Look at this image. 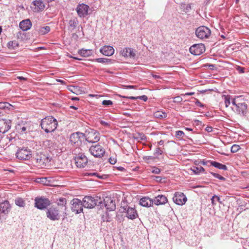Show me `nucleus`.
<instances>
[{"mask_svg": "<svg viewBox=\"0 0 249 249\" xmlns=\"http://www.w3.org/2000/svg\"><path fill=\"white\" fill-rule=\"evenodd\" d=\"M57 125V120L52 116L44 118L40 123L41 128L47 133L53 132L56 129Z\"/></svg>", "mask_w": 249, "mask_h": 249, "instance_id": "f257e3e1", "label": "nucleus"}, {"mask_svg": "<svg viewBox=\"0 0 249 249\" xmlns=\"http://www.w3.org/2000/svg\"><path fill=\"white\" fill-rule=\"evenodd\" d=\"M240 96H235L232 99L231 104L234 106L232 109L241 116H245L248 112V105L241 101Z\"/></svg>", "mask_w": 249, "mask_h": 249, "instance_id": "f03ea898", "label": "nucleus"}, {"mask_svg": "<svg viewBox=\"0 0 249 249\" xmlns=\"http://www.w3.org/2000/svg\"><path fill=\"white\" fill-rule=\"evenodd\" d=\"M96 198H97V197L85 196L83 198V200H81L82 201L83 207L87 209H92L96 205L102 207V201H100L98 203L97 199H96Z\"/></svg>", "mask_w": 249, "mask_h": 249, "instance_id": "7ed1b4c3", "label": "nucleus"}, {"mask_svg": "<svg viewBox=\"0 0 249 249\" xmlns=\"http://www.w3.org/2000/svg\"><path fill=\"white\" fill-rule=\"evenodd\" d=\"M17 158L20 160H29L32 157V152L27 147H22L18 148L16 152Z\"/></svg>", "mask_w": 249, "mask_h": 249, "instance_id": "20e7f679", "label": "nucleus"}, {"mask_svg": "<svg viewBox=\"0 0 249 249\" xmlns=\"http://www.w3.org/2000/svg\"><path fill=\"white\" fill-rule=\"evenodd\" d=\"M46 216L52 221H57L60 219L61 214L58 207L51 206L48 208L46 211Z\"/></svg>", "mask_w": 249, "mask_h": 249, "instance_id": "39448f33", "label": "nucleus"}, {"mask_svg": "<svg viewBox=\"0 0 249 249\" xmlns=\"http://www.w3.org/2000/svg\"><path fill=\"white\" fill-rule=\"evenodd\" d=\"M51 204V201L48 198L43 196L36 197L35 199V207L39 210L47 209Z\"/></svg>", "mask_w": 249, "mask_h": 249, "instance_id": "423d86ee", "label": "nucleus"}, {"mask_svg": "<svg viewBox=\"0 0 249 249\" xmlns=\"http://www.w3.org/2000/svg\"><path fill=\"white\" fill-rule=\"evenodd\" d=\"M195 34L197 38L200 39H205L210 37L211 35V31L207 27L202 26L196 29Z\"/></svg>", "mask_w": 249, "mask_h": 249, "instance_id": "0eeeda50", "label": "nucleus"}, {"mask_svg": "<svg viewBox=\"0 0 249 249\" xmlns=\"http://www.w3.org/2000/svg\"><path fill=\"white\" fill-rule=\"evenodd\" d=\"M100 140V133L95 130L90 129L86 131L85 141L89 143H96Z\"/></svg>", "mask_w": 249, "mask_h": 249, "instance_id": "6e6552de", "label": "nucleus"}, {"mask_svg": "<svg viewBox=\"0 0 249 249\" xmlns=\"http://www.w3.org/2000/svg\"><path fill=\"white\" fill-rule=\"evenodd\" d=\"M73 160L76 166L79 168H84L88 163V160L84 153H79L76 155Z\"/></svg>", "mask_w": 249, "mask_h": 249, "instance_id": "1a4fd4ad", "label": "nucleus"}, {"mask_svg": "<svg viewBox=\"0 0 249 249\" xmlns=\"http://www.w3.org/2000/svg\"><path fill=\"white\" fill-rule=\"evenodd\" d=\"M71 209L75 214L83 212V205L82 201L78 198H73L71 201Z\"/></svg>", "mask_w": 249, "mask_h": 249, "instance_id": "9d476101", "label": "nucleus"}, {"mask_svg": "<svg viewBox=\"0 0 249 249\" xmlns=\"http://www.w3.org/2000/svg\"><path fill=\"white\" fill-rule=\"evenodd\" d=\"M84 140H85V134L80 132L72 133L70 137L71 142L77 145H80Z\"/></svg>", "mask_w": 249, "mask_h": 249, "instance_id": "9b49d317", "label": "nucleus"}, {"mask_svg": "<svg viewBox=\"0 0 249 249\" xmlns=\"http://www.w3.org/2000/svg\"><path fill=\"white\" fill-rule=\"evenodd\" d=\"M89 151L91 155L96 158H101L105 153V149L99 144L90 146Z\"/></svg>", "mask_w": 249, "mask_h": 249, "instance_id": "f8f14e48", "label": "nucleus"}, {"mask_svg": "<svg viewBox=\"0 0 249 249\" xmlns=\"http://www.w3.org/2000/svg\"><path fill=\"white\" fill-rule=\"evenodd\" d=\"M205 51V47L202 43L195 44L190 47L189 51L195 55H199Z\"/></svg>", "mask_w": 249, "mask_h": 249, "instance_id": "ddd939ff", "label": "nucleus"}, {"mask_svg": "<svg viewBox=\"0 0 249 249\" xmlns=\"http://www.w3.org/2000/svg\"><path fill=\"white\" fill-rule=\"evenodd\" d=\"M187 199L185 195L181 192H176L173 197V201L178 205H184L187 201Z\"/></svg>", "mask_w": 249, "mask_h": 249, "instance_id": "4468645a", "label": "nucleus"}, {"mask_svg": "<svg viewBox=\"0 0 249 249\" xmlns=\"http://www.w3.org/2000/svg\"><path fill=\"white\" fill-rule=\"evenodd\" d=\"M89 8V7L88 5L81 3L77 5L76 10L79 17L84 18L88 15Z\"/></svg>", "mask_w": 249, "mask_h": 249, "instance_id": "2eb2a0df", "label": "nucleus"}, {"mask_svg": "<svg viewBox=\"0 0 249 249\" xmlns=\"http://www.w3.org/2000/svg\"><path fill=\"white\" fill-rule=\"evenodd\" d=\"M104 204L106 209L109 211H112L116 209V204L115 201L111 197L106 196L104 199L102 204Z\"/></svg>", "mask_w": 249, "mask_h": 249, "instance_id": "dca6fc26", "label": "nucleus"}, {"mask_svg": "<svg viewBox=\"0 0 249 249\" xmlns=\"http://www.w3.org/2000/svg\"><path fill=\"white\" fill-rule=\"evenodd\" d=\"M11 127V121L9 119H2L0 120V133L3 134L6 132Z\"/></svg>", "mask_w": 249, "mask_h": 249, "instance_id": "f3484780", "label": "nucleus"}, {"mask_svg": "<svg viewBox=\"0 0 249 249\" xmlns=\"http://www.w3.org/2000/svg\"><path fill=\"white\" fill-rule=\"evenodd\" d=\"M11 209V206L8 200H4L0 203V213L5 215L7 214Z\"/></svg>", "mask_w": 249, "mask_h": 249, "instance_id": "a211bd4d", "label": "nucleus"}, {"mask_svg": "<svg viewBox=\"0 0 249 249\" xmlns=\"http://www.w3.org/2000/svg\"><path fill=\"white\" fill-rule=\"evenodd\" d=\"M114 49L111 46L105 45L100 49V52L103 55L110 56L114 53Z\"/></svg>", "mask_w": 249, "mask_h": 249, "instance_id": "6ab92c4d", "label": "nucleus"}, {"mask_svg": "<svg viewBox=\"0 0 249 249\" xmlns=\"http://www.w3.org/2000/svg\"><path fill=\"white\" fill-rule=\"evenodd\" d=\"M121 55L124 57L134 58L136 54L134 49L131 48H124L121 51Z\"/></svg>", "mask_w": 249, "mask_h": 249, "instance_id": "aec40b11", "label": "nucleus"}, {"mask_svg": "<svg viewBox=\"0 0 249 249\" xmlns=\"http://www.w3.org/2000/svg\"><path fill=\"white\" fill-rule=\"evenodd\" d=\"M153 204L156 205H164L168 201L167 197L162 195H158L153 199Z\"/></svg>", "mask_w": 249, "mask_h": 249, "instance_id": "412c9836", "label": "nucleus"}, {"mask_svg": "<svg viewBox=\"0 0 249 249\" xmlns=\"http://www.w3.org/2000/svg\"><path fill=\"white\" fill-rule=\"evenodd\" d=\"M17 138H16L15 134L14 133H11L7 135L3 139V141L5 142V145H11V144H14Z\"/></svg>", "mask_w": 249, "mask_h": 249, "instance_id": "4be33fe9", "label": "nucleus"}, {"mask_svg": "<svg viewBox=\"0 0 249 249\" xmlns=\"http://www.w3.org/2000/svg\"><path fill=\"white\" fill-rule=\"evenodd\" d=\"M19 27L23 31L29 30L32 26V22L29 19L23 20L19 23Z\"/></svg>", "mask_w": 249, "mask_h": 249, "instance_id": "5701e85b", "label": "nucleus"}, {"mask_svg": "<svg viewBox=\"0 0 249 249\" xmlns=\"http://www.w3.org/2000/svg\"><path fill=\"white\" fill-rule=\"evenodd\" d=\"M32 4L36 6L35 8L37 12L42 11L45 8L43 0H34Z\"/></svg>", "mask_w": 249, "mask_h": 249, "instance_id": "b1692460", "label": "nucleus"}, {"mask_svg": "<svg viewBox=\"0 0 249 249\" xmlns=\"http://www.w3.org/2000/svg\"><path fill=\"white\" fill-rule=\"evenodd\" d=\"M153 204V199H151L148 197H143L140 200V204L145 207H149Z\"/></svg>", "mask_w": 249, "mask_h": 249, "instance_id": "393cba45", "label": "nucleus"}, {"mask_svg": "<svg viewBox=\"0 0 249 249\" xmlns=\"http://www.w3.org/2000/svg\"><path fill=\"white\" fill-rule=\"evenodd\" d=\"M126 213H127V217L131 220L135 219L138 216V213L135 208L130 207L129 209H128Z\"/></svg>", "mask_w": 249, "mask_h": 249, "instance_id": "a878e982", "label": "nucleus"}, {"mask_svg": "<svg viewBox=\"0 0 249 249\" xmlns=\"http://www.w3.org/2000/svg\"><path fill=\"white\" fill-rule=\"evenodd\" d=\"M36 30L40 35H44L50 31V27L48 26L36 27Z\"/></svg>", "mask_w": 249, "mask_h": 249, "instance_id": "bb28decb", "label": "nucleus"}, {"mask_svg": "<svg viewBox=\"0 0 249 249\" xmlns=\"http://www.w3.org/2000/svg\"><path fill=\"white\" fill-rule=\"evenodd\" d=\"M36 160L37 163L40 166H43L45 165L46 162L48 160V159L45 155L41 154L37 156L36 158Z\"/></svg>", "mask_w": 249, "mask_h": 249, "instance_id": "cd10ccee", "label": "nucleus"}, {"mask_svg": "<svg viewBox=\"0 0 249 249\" xmlns=\"http://www.w3.org/2000/svg\"><path fill=\"white\" fill-rule=\"evenodd\" d=\"M78 24V21L76 18L70 19L69 21V29L71 31L75 29Z\"/></svg>", "mask_w": 249, "mask_h": 249, "instance_id": "c85d7f7f", "label": "nucleus"}, {"mask_svg": "<svg viewBox=\"0 0 249 249\" xmlns=\"http://www.w3.org/2000/svg\"><path fill=\"white\" fill-rule=\"evenodd\" d=\"M57 205L58 206H60L62 209H64L65 211L67 209L66 204L67 199L64 197L59 198L57 200Z\"/></svg>", "mask_w": 249, "mask_h": 249, "instance_id": "c756f323", "label": "nucleus"}, {"mask_svg": "<svg viewBox=\"0 0 249 249\" xmlns=\"http://www.w3.org/2000/svg\"><path fill=\"white\" fill-rule=\"evenodd\" d=\"M78 53L83 57H88L92 54V50L90 49H81L78 51Z\"/></svg>", "mask_w": 249, "mask_h": 249, "instance_id": "7c9ffc66", "label": "nucleus"}, {"mask_svg": "<svg viewBox=\"0 0 249 249\" xmlns=\"http://www.w3.org/2000/svg\"><path fill=\"white\" fill-rule=\"evenodd\" d=\"M211 165L213 166L217 169L223 170L224 171L227 170L228 169L226 165L221 164L219 162H216L215 161H212V162H211Z\"/></svg>", "mask_w": 249, "mask_h": 249, "instance_id": "2f4dec72", "label": "nucleus"}, {"mask_svg": "<svg viewBox=\"0 0 249 249\" xmlns=\"http://www.w3.org/2000/svg\"><path fill=\"white\" fill-rule=\"evenodd\" d=\"M94 61L101 63L112 64L114 62V60L107 58H99L94 59Z\"/></svg>", "mask_w": 249, "mask_h": 249, "instance_id": "473e14b6", "label": "nucleus"}, {"mask_svg": "<svg viewBox=\"0 0 249 249\" xmlns=\"http://www.w3.org/2000/svg\"><path fill=\"white\" fill-rule=\"evenodd\" d=\"M191 170L194 174L196 175H199L201 173H204L205 171V169L202 166H193Z\"/></svg>", "mask_w": 249, "mask_h": 249, "instance_id": "72a5a7b5", "label": "nucleus"}, {"mask_svg": "<svg viewBox=\"0 0 249 249\" xmlns=\"http://www.w3.org/2000/svg\"><path fill=\"white\" fill-rule=\"evenodd\" d=\"M15 204L20 207H24L25 206V200L21 197H17L15 200Z\"/></svg>", "mask_w": 249, "mask_h": 249, "instance_id": "f704fd0d", "label": "nucleus"}, {"mask_svg": "<svg viewBox=\"0 0 249 249\" xmlns=\"http://www.w3.org/2000/svg\"><path fill=\"white\" fill-rule=\"evenodd\" d=\"M154 116L155 118L159 119L165 118L167 117V113L162 111H157L154 113Z\"/></svg>", "mask_w": 249, "mask_h": 249, "instance_id": "c9c22d12", "label": "nucleus"}, {"mask_svg": "<svg viewBox=\"0 0 249 249\" xmlns=\"http://www.w3.org/2000/svg\"><path fill=\"white\" fill-rule=\"evenodd\" d=\"M86 175H87L88 176H96L99 178L103 179H106L107 178V175H100L97 172L87 173H86Z\"/></svg>", "mask_w": 249, "mask_h": 249, "instance_id": "e433bc0d", "label": "nucleus"}, {"mask_svg": "<svg viewBox=\"0 0 249 249\" xmlns=\"http://www.w3.org/2000/svg\"><path fill=\"white\" fill-rule=\"evenodd\" d=\"M222 98L224 100L225 107H228L231 104V100L232 101L233 98H231V96L230 95H222Z\"/></svg>", "mask_w": 249, "mask_h": 249, "instance_id": "4c0bfd02", "label": "nucleus"}, {"mask_svg": "<svg viewBox=\"0 0 249 249\" xmlns=\"http://www.w3.org/2000/svg\"><path fill=\"white\" fill-rule=\"evenodd\" d=\"M13 106L8 102H0V109L10 110Z\"/></svg>", "mask_w": 249, "mask_h": 249, "instance_id": "58836bf2", "label": "nucleus"}, {"mask_svg": "<svg viewBox=\"0 0 249 249\" xmlns=\"http://www.w3.org/2000/svg\"><path fill=\"white\" fill-rule=\"evenodd\" d=\"M18 43L16 41H10L7 45L9 49H15L18 47Z\"/></svg>", "mask_w": 249, "mask_h": 249, "instance_id": "ea45409f", "label": "nucleus"}, {"mask_svg": "<svg viewBox=\"0 0 249 249\" xmlns=\"http://www.w3.org/2000/svg\"><path fill=\"white\" fill-rule=\"evenodd\" d=\"M68 89L72 93L76 94L80 93V88L77 86H70L68 87Z\"/></svg>", "mask_w": 249, "mask_h": 249, "instance_id": "a19ab883", "label": "nucleus"}, {"mask_svg": "<svg viewBox=\"0 0 249 249\" xmlns=\"http://www.w3.org/2000/svg\"><path fill=\"white\" fill-rule=\"evenodd\" d=\"M180 8L185 13L189 12L191 10V4L186 5L185 3H182L180 4Z\"/></svg>", "mask_w": 249, "mask_h": 249, "instance_id": "79ce46f5", "label": "nucleus"}, {"mask_svg": "<svg viewBox=\"0 0 249 249\" xmlns=\"http://www.w3.org/2000/svg\"><path fill=\"white\" fill-rule=\"evenodd\" d=\"M16 128L20 134H23L26 132L27 130V127L25 126H22L21 125L18 124L16 126Z\"/></svg>", "mask_w": 249, "mask_h": 249, "instance_id": "37998d69", "label": "nucleus"}, {"mask_svg": "<svg viewBox=\"0 0 249 249\" xmlns=\"http://www.w3.org/2000/svg\"><path fill=\"white\" fill-rule=\"evenodd\" d=\"M130 207L125 202H122L121 205V210L122 213L126 212L128 209H129Z\"/></svg>", "mask_w": 249, "mask_h": 249, "instance_id": "c03bdc74", "label": "nucleus"}, {"mask_svg": "<svg viewBox=\"0 0 249 249\" xmlns=\"http://www.w3.org/2000/svg\"><path fill=\"white\" fill-rule=\"evenodd\" d=\"M211 201H212V204L213 205H216L215 201H217L219 202L220 203H221V201H220V198L219 196L216 195H214L213 196V197L211 198Z\"/></svg>", "mask_w": 249, "mask_h": 249, "instance_id": "a18cd8bd", "label": "nucleus"}, {"mask_svg": "<svg viewBox=\"0 0 249 249\" xmlns=\"http://www.w3.org/2000/svg\"><path fill=\"white\" fill-rule=\"evenodd\" d=\"M240 149V146L237 144H233L231 149V153H236Z\"/></svg>", "mask_w": 249, "mask_h": 249, "instance_id": "49530a36", "label": "nucleus"}, {"mask_svg": "<svg viewBox=\"0 0 249 249\" xmlns=\"http://www.w3.org/2000/svg\"><path fill=\"white\" fill-rule=\"evenodd\" d=\"M211 174H212L214 178H218L219 179L221 180H225L226 179V178L221 176V175L217 174V173H213V172H210Z\"/></svg>", "mask_w": 249, "mask_h": 249, "instance_id": "de8ad7c7", "label": "nucleus"}, {"mask_svg": "<svg viewBox=\"0 0 249 249\" xmlns=\"http://www.w3.org/2000/svg\"><path fill=\"white\" fill-rule=\"evenodd\" d=\"M184 135V133L181 130H178L176 132V136L178 138H182Z\"/></svg>", "mask_w": 249, "mask_h": 249, "instance_id": "09e8293b", "label": "nucleus"}, {"mask_svg": "<svg viewBox=\"0 0 249 249\" xmlns=\"http://www.w3.org/2000/svg\"><path fill=\"white\" fill-rule=\"evenodd\" d=\"M113 104V102L111 100H104L102 102V105L105 106H109Z\"/></svg>", "mask_w": 249, "mask_h": 249, "instance_id": "8fccbe9b", "label": "nucleus"}, {"mask_svg": "<svg viewBox=\"0 0 249 249\" xmlns=\"http://www.w3.org/2000/svg\"><path fill=\"white\" fill-rule=\"evenodd\" d=\"M151 172L156 174H159L160 173V169L154 167L152 169Z\"/></svg>", "mask_w": 249, "mask_h": 249, "instance_id": "3c124183", "label": "nucleus"}, {"mask_svg": "<svg viewBox=\"0 0 249 249\" xmlns=\"http://www.w3.org/2000/svg\"><path fill=\"white\" fill-rule=\"evenodd\" d=\"M163 153L162 150H161L160 148H157L155 150L154 155L155 156H159L161 155Z\"/></svg>", "mask_w": 249, "mask_h": 249, "instance_id": "603ef678", "label": "nucleus"}, {"mask_svg": "<svg viewBox=\"0 0 249 249\" xmlns=\"http://www.w3.org/2000/svg\"><path fill=\"white\" fill-rule=\"evenodd\" d=\"M204 67L205 68H209L210 70H214L215 68V66L213 64H206L204 65Z\"/></svg>", "mask_w": 249, "mask_h": 249, "instance_id": "864d4df0", "label": "nucleus"}, {"mask_svg": "<svg viewBox=\"0 0 249 249\" xmlns=\"http://www.w3.org/2000/svg\"><path fill=\"white\" fill-rule=\"evenodd\" d=\"M211 162H212V160H203L201 161L200 162L201 164H202L203 165L209 166V165H211Z\"/></svg>", "mask_w": 249, "mask_h": 249, "instance_id": "5fc2aeb1", "label": "nucleus"}, {"mask_svg": "<svg viewBox=\"0 0 249 249\" xmlns=\"http://www.w3.org/2000/svg\"><path fill=\"white\" fill-rule=\"evenodd\" d=\"M182 101V98L180 96H177L174 98V102L179 103Z\"/></svg>", "mask_w": 249, "mask_h": 249, "instance_id": "6e6d98bb", "label": "nucleus"}, {"mask_svg": "<svg viewBox=\"0 0 249 249\" xmlns=\"http://www.w3.org/2000/svg\"><path fill=\"white\" fill-rule=\"evenodd\" d=\"M195 105L197 106L200 107H203L204 106V105L202 104L198 99L196 100V101L195 102Z\"/></svg>", "mask_w": 249, "mask_h": 249, "instance_id": "4d7b16f0", "label": "nucleus"}, {"mask_svg": "<svg viewBox=\"0 0 249 249\" xmlns=\"http://www.w3.org/2000/svg\"><path fill=\"white\" fill-rule=\"evenodd\" d=\"M116 159L114 158L110 157L109 159V162L111 164H114L116 162Z\"/></svg>", "mask_w": 249, "mask_h": 249, "instance_id": "13d9d810", "label": "nucleus"}, {"mask_svg": "<svg viewBox=\"0 0 249 249\" xmlns=\"http://www.w3.org/2000/svg\"><path fill=\"white\" fill-rule=\"evenodd\" d=\"M138 99L142 100L144 101V102H146L148 99L147 96H146L145 95L138 96Z\"/></svg>", "mask_w": 249, "mask_h": 249, "instance_id": "bf43d9fd", "label": "nucleus"}, {"mask_svg": "<svg viewBox=\"0 0 249 249\" xmlns=\"http://www.w3.org/2000/svg\"><path fill=\"white\" fill-rule=\"evenodd\" d=\"M121 97L123 98H128L132 100H136L138 99V96L137 97H134V96H120Z\"/></svg>", "mask_w": 249, "mask_h": 249, "instance_id": "052dcab7", "label": "nucleus"}, {"mask_svg": "<svg viewBox=\"0 0 249 249\" xmlns=\"http://www.w3.org/2000/svg\"><path fill=\"white\" fill-rule=\"evenodd\" d=\"M124 88L127 89H135L137 88L136 86L133 85H126L124 86Z\"/></svg>", "mask_w": 249, "mask_h": 249, "instance_id": "680f3d73", "label": "nucleus"}, {"mask_svg": "<svg viewBox=\"0 0 249 249\" xmlns=\"http://www.w3.org/2000/svg\"><path fill=\"white\" fill-rule=\"evenodd\" d=\"M205 130L206 131H207L208 132H211L213 131V128L212 126H207L206 128H205Z\"/></svg>", "mask_w": 249, "mask_h": 249, "instance_id": "e2e57ef3", "label": "nucleus"}, {"mask_svg": "<svg viewBox=\"0 0 249 249\" xmlns=\"http://www.w3.org/2000/svg\"><path fill=\"white\" fill-rule=\"evenodd\" d=\"M139 135L142 140L145 141L146 140V137L142 133H139Z\"/></svg>", "mask_w": 249, "mask_h": 249, "instance_id": "0e129e2a", "label": "nucleus"}, {"mask_svg": "<svg viewBox=\"0 0 249 249\" xmlns=\"http://www.w3.org/2000/svg\"><path fill=\"white\" fill-rule=\"evenodd\" d=\"M154 179L157 181V182H160L161 180V177L160 176H154Z\"/></svg>", "mask_w": 249, "mask_h": 249, "instance_id": "69168bd1", "label": "nucleus"}, {"mask_svg": "<svg viewBox=\"0 0 249 249\" xmlns=\"http://www.w3.org/2000/svg\"><path fill=\"white\" fill-rule=\"evenodd\" d=\"M100 123H101V124L102 125H104V126H109V124H108V123H107V122H105V121H101Z\"/></svg>", "mask_w": 249, "mask_h": 249, "instance_id": "338daca9", "label": "nucleus"}, {"mask_svg": "<svg viewBox=\"0 0 249 249\" xmlns=\"http://www.w3.org/2000/svg\"><path fill=\"white\" fill-rule=\"evenodd\" d=\"M116 168L120 171H124L125 170V169L122 166L117 167Z\"/></svg>", "mask_w": 249, "mask_h": 249, "instance_id": "774afa93", "label": "nucleus"}]
</instances>
